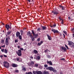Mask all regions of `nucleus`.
<instances>
[{
    "label": "nucleus",
    "mask_w": 74,
    "mask_h": 74,
    "mask_svg": "<svg viewBox=\"0 0 74 74\" xmlns=\"http://www.w3.org/2000/svg\"><path fill=\"white\" fill-rule=\"evenodd\" d=\"M29 58L31 59H33V57L32 56H29Z\"/></svg>",
    "instance_id": "37998d69"
},
{
    "label": "nucleus",
    "mask_w": 74,
    "mask_h": 74,
    "mask_svg": "<svg viewBox=\"0 0 74 74\" xmlns=\"http://www.w3.org/2000/svg\"><path fill=\"white\" fill-rule=\"evenodd\" d=\"M53 27H56V24H54L53 25Z\"/></svg>",
    "instance_id": "603ef678"
},
{
    "label": "nucleus",
    "mask_w": 74,
    "mask_h": 74,
    "mask_svg": "<svg viewBox=\"0 0 74 74\" xmlns=\"http://www.w3.org/2000/svg\"><path fill=\"white\" fill-rule=\"evenodd\" d=\"M43 74H47V71H43Z\"/></svg>",
    "instance_id": "cd10ccee"
},
{
    "label": "nucleus",
    "mask_w": 74,
    "mask_h": 74,
    "mask_svg": "<svg viewBox=\"0 0 74 74\" xmlns=\"http://www.w3.org/2000/svg\"><path fill=\"white\" fill-rule=\"evenodd\" d=\"M61 8H62V10H64L65 9V7L64 6H62L61 5H60L59 6Z\"/></svg>",
    "instance_id": "f3484780"
},
{
    "label": "nucleus",
    "mask_w": 74,
    "mask_h": 74,
    "mask_svg": "<svg viewBox=\"0 0 74 74\" xmlns=\"http://www.w3.org/2000/svg\"><path fill=\"white\" fill-rule=\"evenodd\" d=\"M4 39H3L1 41V43H4Z\"/></svg>",
    "instance_id": "473e14b6"
},
{
    "label": "nucleus",
    "mask_w": 74,
    "mask_h": 74,
    "mask_svg": "<svg viewBox=\"0 0 74 74\" xmlns=\"http://www.w3.org/2000/svg\"><path fill=\"white\" fill-rule=\"evenodd\" d=\"M42 29L43 30H46L47 29V27L45 26H42Z\"/></svg>",
    "instance_id": "4be33fe9"
},
{
    "label": "nucleus",
    "mask_w": 74,
    "mask_h": 74,
    "mask_svg": "<svg viewBox=\"0 0 74 74\" xmlns=\"http://www.w3.org/2000/svg\"><path fill=\"white\" fill-rule=\"evenodd\" d=\"M41 45V44L40 42H39L38 43V46H40V45Z\"/></svg>",
    "instance_id": "4c0bfd02"
},
{
    "label": "nucleus",
    "mask_w": 74,
    "mask_h": 74,
    "mask_svg": "<svg viewBox=\"0 0 74 74\" xmlns=\"http://www.w3.org/2000/svg\"><path fill=\"white\" fill-rule=\"evenodd\" d=\"M34 62L33 61L31 62V63L30 64V65H31V66H32L33 67L34 66Z\"/></svg>",
    "instance_id": "4468645a"
},
{
    "label": "nucleus",
    "mask_w": 74,
    "mask_h": 74,
    "mask_svg": "<svg viewBox=\"0 0 74 74\" xmlns=\"http://www.w3.org/2000/svg\"><path fill=\"white\" fill-rule=\"evenodd\" d=\"M61 23H62V25H63V24L64 23V22H63V20H62V21L61 22Z\"/></svg>",
    "instance_id": "c03bdc74"
},
{
    "label": "nucleus",
    "mask_w": 74,
    "mask_h": 74,
    "mask_svg": "<svg viewBox=\"0 0 74 74\" xmlns=\"http://www.w3.org/2000/svg\"><path fill=\"white\" fill-rule=\"evenodd\" d=\"M22 69H23V68H24V66H22Z\"/></svg>",
    "instance_id": "bf43d9fd"
},
{
    "label": "nucleus",
    "mask_w": 74,
    "mask_h": 74,
    "mask_svg": "<svg viewBox=\"0 0 74 74\" xmlns=\"http://www.w3.org/2000/svg\"><path fill=\"white\" fill-rule=\"evenodd\" d=\"M3 66L4 67H5L6 68H9L10 67V64L7 62V61H4L3 62Z\"/></svg>",
    "instance_id": "7ed1b4c3"
},
{
    "label": "nucleus",
    "mask_w": 74,
    "mask_h": 74,
    "mask_svg": "<svg viewBox=\"0 0 74 74\" xmlns=\"http://www.w3.org/2000/svg\"><path fill=\"white\" fill-rule=\"evenodd\" d=\"M74 28H73L72 29H71V31H73V30H74Z\"/></svg>",
    "instance_id": "3c124183"
},
{
    "label": "nucleus",
    "mask_w": 74,
    "mask_h": 74,
    "mask_svg": "<svg viewBox=\"0 0 74 74\" xmlns=\"http://www.w3.org/2000/svg\"><path fill=\"white\" fill-rule=\"evenodd\" d=\"M52 13L53 14V15H58L59 14V12L58 11H56L55 10L52 11Z\"/></svg>",
    "instance_id": "0eeeda50"
},
{
    "label": "nucleus",
    "mask_w": 74,
    "mask_h": 74,
    "mask_svg": "<svg viewBox=\"0 0 74 74\" xmlns=\"http://www.w3.org/2000/svg\"><path fill=\"white\" fill-rule=\"evenodd\" d=\"M17 48H18V49H19L20 48V46L19 45L18 46Z\"/></svg>",
    "instance_id": "09e8293b"
},
{
    "label": "nucleus",
    "mask_w": 74,
    "mask_h": 74,
    "mask_svg": "<svg viewBox=\"0 0 74 74\" xmlns=\"http://www.w3.org/2000/svg\"><path fill=\"white\" fill-rule=\"evenodd\" d=\"M45 52H47V50H45Z\"/></svg>",
    "instance_id": "774afa93"
},
{
    "label": "nucleus",
    "mask_w": 74,
    "mask_h": 74,
    "mask_svg": "<svg viewBox=\"0 0 74 74\" xmlns=\"http://www.w3.org/2000/svg\"><path fill=\"white\" fill-rule=\"evenodd\" d=\"M37 41H40V38H38V39H37Z\"/></svg>",
    "instance_id": "a18cd8bd"
},
{
    "label": "nucleus",
    "mask_w": 74,
    "mask_h": 74,
    "mask_svg": "<svg viewBox=\"0 0 74 74\" xmlns=\"http://www.w3.org/2000/svg\"><path fill=\"white\" fill-rule=\"evenodd\" d=\"M27 0V1H28V2H29V3L30 2V1H31V0Z\"/></svg>",
    "instance_id": "49530a36"
},
{
    "label": "nucleus",
    "mask_w": 74,
    "mask_h": 74,
    "mask_svg": "<svg viewBox=\"0 0 74 74\" xmlns=\"http://www.w3.org/2000/svg\"><path fill=\"white\" fill-rule=\"evenodd\" d=\"M47 70H50V71H52L53 73H56L57 71L56 69H54L52 67L50 66V67H48L47 68Z\"/></svg>",
    "instance_id": "20e7f679"
},
{
    "label": "nucleus",
    "mask_w": 74,
    "mask_h": 74,
    "mask_svg": "<svg viewBox=\"0 0 74 74\" xmlns=\"http://www.w3.org/2000/svg\"><path fill=\"white\" fill-rule=\"evenodd\" d=\"M68 44L71 48H74V43L71 41H68Z\"/></svg>",
    "instance_id": "39448f33"
},
{
    "label": "nucleus",
    "mask_w": 74,
    "mask_h": 74,
    "mask_svg": "<svg viewBox=\"0 0 74 74\" xmlns=\"http://www.w3.org/2000/svg\"><path fill=\"white\" fill-rule=\"evenodd\" d=\"M5 45H1V47L2 48H5Z\"/></svg>",
    "instance_id": "f704fd0d"
},
{
    "label": "nucleus",
    "mask_w": 74,
    "mask_h": 74,
    "mask_svg": "<svg viewBox=\"0 0 74 74\" xmlns=\"http://www.w3.org/2000/svg\"><path fill=\"white\" fill-rule=\"evenodd\" d=\"M47 38H48V39L49 40H50V41H51V39H52V38L51 37V36H50V35L47 34Z\"/></svg>",
    "instance_id": "ddd939ff"
},
{
    "label": "nucleus",
    "mask_w": 74,
    "mask_h": 74,
    "mask_svg": "<svg viewBox=\"0 0 74 74\" xmlns=\"http://www.w3.org/2000/svg\"><path fill=\"white\" fill-rule=\"evenodd\" d=\"M11 30H10V31H9V32H7V34L8 35H10V34H11Z\"/></svg>",
    "instance_id": "aec40b11"
},
{
    "label": "nucleus",
    "mask_w": 74,
    "mask_h": 74,
    "mask_svg": "<svg viewBox=\"0 0 74 74\" xmlns=\"http://www.w3.org/2000/svg\"><path fill=\"white\" fill-rule=\"evenodd\" d=\"M40 30H41V29L40 28H38L37 29V31H40Z\"/></svg>",
    "instance_id": "ea45409f"
},
{
    "label": "nucleus",
    "mask_w": 74,
    "mask_h": 74,
    "mask_svg": "<svg viewBox=\"0 0 74 74\" xmlns=\"http://www.w3.org/2000/svg\"><path fill=\"white\" fill-rule=\"evenodd\" d=\"M43 42H42V41H41L40 42V44H42V43Z\"/></svg>",
    "instance_id": "6e6d98bb"
},
{
    "label": "nucleus",
    "mask_w": 74,
    "mask_h": 74,
    "mask_svg": "<svg viewBox=\"0 0 74 74\" xmlns=\"http://www.w3.org/2000/svg\"><path fill=\"white\" fill-rule=\"evenodd\" d=\"M18 65H17V64H12V66L13 67H17Z\"/></svg>",
    "instance_id": "2eb2a0df"
},
{
    "label": "nucleus",
    "mask_w": 74,
    "mask_h": 74,
    "mask_svg": "<svg viewBox=\"0 0 74 74\" xmlns=\"http://www.w3.org/2000/svg\"><path fill=\"white\" fill-rule=\"evenodd\" d=\"M22 70L23 71H26V68H23L22 69Z\"/></svg>",
    "instance_id": "2f4dec72"
},
{
    "label": "nucleus",
    "mask_w": 74,
    "mask_h": 74,
    "mask_svg": "<svg viewBox=\"0 0 74 74\" xmlns=\"http://www.w3.org/2000/svg\"><path fill=\"white\" fill-rule=\"evenodd\" d=\"M58 18L59 19H60V18H61L60 17V16L59 17V18Z\"/></svg>",
    "instance_id": "338daca9"
},
{
    "label": "nucleus",
    "mask_w": 74,
    "mask_h": 74,
    "mask_svg": "<svg viewBox=\"0 0 74 74\" xmlns=\"http://www.w3.org/2000/svg\"><path fill=\"white\" fill-rule=\"evenodd\" d=\"M60 60H63V61L65 60V59L64 58H61L60 59Z\"/></svg>",
    "instance_id": "72a5a7b5"
},
{
    "label": "nucleus",
    "mask_w": 74,
    "mask_h": 74,
    "mask_svg": "<svg viewBox=\"0 0 74 74\" xmlns=\"http://www.w3.org/2000/svg\"><path fill=\"white\" fill-rule=\"evenodd\" d=\"M1 51L2 52H4V49H1Z\"/></svg>",
    "instance_id": "c9c22d12"
},
{
    "label": "nucleus",
    "mask_w": 74,
    "mask_h": 74,
    "mask_svg": "<svg viewBox=\"0 0 74 74\" xmlns=\"http://www.w3.org/2000/svg\"><path fill=\"white\" fill-rule=\"evenodd\" d=\"M63 33L65 34H67V32L66 31H63Z\"/></svg>",
    "instance_id": "a19ab883"
},
{
    "label": "nucleus",
    "mask_w": 74,
    "mask_h": 74,
    "mask_svg": "<svg viewBox=\"0 0 74 74\" xmlns=\"http://www.w3.org/2000/svg\"><path fill=\"white\" fill-rule=\"evenodd\" d=\"M47 63H48V64H49L50 65H51V66H52V62L51 61H47Z\"/></svg>",
    "instance_id": "dca6fc26"
},
{
    "label": "nucleus",
    "mask_w": 74,
    "mask_h": 74,
    "mask_svg": "<svg viewBox=\"0 0 74 74\" xmlns=\"http://www.w3.org/2000/svg\"><path fill=\"white\" fill-rule=\"evenodd\" d=\"M60 74H63V73L62 72H60Z\"/></svg>",
    "instance_id": "0e129e2a"
},
{
    "label": "nucleus",
    "mask_w": 74,
    "mask_h": 74,
    "mask_svg": "<svg viewBox=\"0 0 74 74\" xmlns=\"http://www.w3.org/2000/svg\"><path fill=\"white\" fill-rule=\"evenodd\" d=\"M44 66L45 67H47V64H45L44 65Z\"/></svg>",
    "instance_id": "864d4df0"
},
{
    "label": "nucleus",
    "mask_w": 74,
    "mask_h": 74,
    "mask_svg": "<svg viewBox=\"0 0 74 74\" xmlns=\"http://www.w3.org/2000/svg\"><path fill=\"white\" fill-rule=\"evenodd\" d=\"M31 32L33 36L35 38H37V37H38V34H36V31L32 29L31 30Z\"/></svg>",
    "instance_id": "f03ea898"
},
{
    "label": "nucleus",
    "mask_w": 74,
    "mask_h": 74,
    "mask_svg": "<svg viewBox=\"0 0 74 74\" xmlns=\"http://www.w3.org/2000/svg\"><path fill=\"white\" fill-rule=\"evenodd\" d=\"M65 46L66 48L67 49L69 50V47H68V46H67V45L66 44L65 45Z\"/></svg>",
    "instance_id": "c85d7f7f"
},
{
    "label": "nucleus",
    "mask_w": 74,
    "mask_h": 74,
    "mask_svg": "<svg viewBox=\"0 0 74 74\" xmlns=\"http://www.w3.org/2000/svg\"><path fill=\"white\" fill-rule=\"evenodd\" d=\"M4 52L5 53H7L8 51H7V50L6 49H4Z\"/></svg>",
    "instance_id": "412c9836"
},
{
    "label": "nucleus",
    "mask_w": 74,
    "mask_h": 74,
    "mask_svg": "<svg viewBox=\"0 0 74 74\" xmlns=\"http://www.w3.org/2000/svg\"><path fill=\"white\" fill-rule=\"evenodd\" d=\"M10 26L9 25H5V27L7 29V30H9V29H10Z\"/></svg>",
    "instance_id": "f8f14e48"
},
{
    "label": "nucleus",
    "mask_w": 74,
    "mask_h": 74,
    "mask_svg": "<svg viewBox=\"0 0 74 74\" xmlns=\"http://www.w3.org/2000/svg\"><path fill=\"white\" fill-rule=\"evenodd\" d=\"M47 74H49V72L48 71H47Z\"/></svg>",
    "instance_id": "680f3d73"
},
{
    "label": "nucleus",
    "mask_w": 74,
    "mask_h": 74,
    "mask_svg": "<svg viewBox=\"0 0 74 74\" xmlns=\"http://www.w3.org/2000/svg\"><path fill=\"white\" fill-rule=\"evenodd\" d=\"M18 37L19 39V40H22V37L21 35H19V36H18Z\"/></svg>",
    "instance_id": "393cba45"
},
{
    "label": "nucleus",
    "mask_w": 74,
    "mask_h": 74,
    "mask_svg": "<svg viewBox=\"0 0 74 74\" xmlns=\"http://www.w3.org/2000/svg\"><path fill=\"white\" fill-rule=\"evenodd\" d=\"M10 37L8 36V38H6L5 40V44L6 45H8L9 44V43H8V40L10 39Z\"/></svg>",
    "instance_id": "423d86ee"
},
{
    "label": "nucleus",
    "mask_w": 74,
    "mask_h": 74,
    "mask_svg": "<svg viewBox=\"0 0 74 74\" xmlns=\"http://www.w3.org/2000/svg\"><path fill=\"white\" fill-rule=\"evenodd\" d=\"M40 57L39 56H38L36 57V59H38V60H40Z\"/></svg>",
    "instance_id": "a878e982"
},
{
    "label": "nucleus",
    "mask_w": 74,
    "mask_h": 74,
    "mask_svg": "<svg viewBox=\"0 0 74 74\" xmlns=\"http://www.w3.org/2000/svg\"><path fill=\"white\" fill-rule=\"evenodd\" d=\"M68 19L69 20L70 19V16L68 17Z\"/></svg>",
    "instance_id": "4d7b16f0"
},
{
    "label": "nucleus",
    "mask_w": 74,
    "mask_h": 74,
    "mask_svg": "<svg viewBox=\"0 0 74 74\" xmlns=\"http://www.w3.org/2000/svg\"><path fill=\"white\" fill-rule=\"evenodd\" d=\"M32 41H34L35 40V38L33 37V36L30 37Z\"/></svg>",
    "instance_id": "a211bd4d"
},
{
    "label": "nucleus",
    "mask_w": 74,
    "mask_h": 74,
    "mask_svg": "<svg viewBox=\"0 0 74 74\" xmlns=\"http://www.w3.org/2000/svg\"><path fill=\"white\" fill-rule=\"evenodd\" d=\"M20 49L18 50V51H16V53L17 54V55L18 56H22V51H23L24 49H23V48H20Z\"/></svg>",
    "instance_id": "f257e3e1"
},
{
    "label": "nucleus",
    "mask_w": 74,
    "mask_h": 74,
    "mask_svg": "<svg viewBox=\"0 0 74 74\" xmlns=\"http://www.w3.org/2000/svg\"><path fill=\"white\" fill-rule=\"evenodd\" d=\"M20 32L21 33V36H22V35H23V30H20Z\"/></svg>",
    "instance_id": "b1692460"
},
{
    "label": "nucleus",
    "mask_w": 74,
    "mask_h": 74,
    "mask_svg": "<svg viewBox=\"0 0 74 74\" xmlns=\"http://www.w3.org/2000/svg\"><path fill=\"white\" fill-rule=\"evenodd\" d=\"M37 71H33V73L34 74H36V73H37Z\"/></svg>",
    "instance_id": "bb28decb"
},
{
    "label": "nucleus",
    "mask_w": 74,
    "mask_h": 74,
    "mask_svg": "<svg viewBox=\"0 0 74 74\" xmlns=\"http://www.w3.org/2000/svg\"><path fill=\"white\" fill-rule=\"evenodd\" d=\"M21 34V33H20V32H17L16 33V37H18V36H20Z\"/></svg>",
    "instance_id": "9b49d317"
},
{
    "label": "nucleus",
    "mask_w": 74,
    "mask_h": 74,
    "mask_svg": "<svg viewBox=\"0 0 74 74\" xmlns=\"http://www.w3.org/2000/svg\"><path fill=\"white\" fill-rule=\"evenodd\" d=\"M26 45V43H24V44H23V45Z\"/></svg>",
    "instance_id": "5fc2aeb1"
},
{
    "label": "nucleus",
    "mask_w": 74,
    "mask_h": 74,
    "mask_svg": "<svg viewBox=\"0 0 74 74\" xmlns=\"http://www.w3.org/2000/svg\"><path fill=\"white\" fill-rule=\"evenodd\" d=\"M15 73H19V70H16L15 71Z\"/></svg>",
    "instance_id": "c756f323"
},
{
    "label": "nucleus",
    "mask_w": 74,
    "mask_h": 74,
    "mask_svg": "<svg viewBox=\"0 0 74 74\" xmlns=\"http://www.w3.org/2000/svg\"><path fill=\"white\" fill-rule=\"evenodd\" d=\"M32 33L30 32V31H29L28 32H27V35L29 37H31L33 36L32 35Z\"/></svg>",
    "instance_id": "6e6552de"
},
{
    "label": "nucleus",
    "mask_w": 74,
    "mask_h": 74,
    "mask_svg": "<svg viewBox=\"0 0 74 74\" xmlns=\"http://www.w3.org/2000/svg\"><path fill=\"white\" fill-rule=\"evenodd\" d=\"M51 31L54 33H58L59 32L58 30H56L55 29H51Z\"/></svg>",
    "instance_id": "1a4fd4ad"
},
{
    "label": "nucleus",
    "mask_w": 74,
    "mask_h": 74,
    "mask_svg": "<svg viewBox=\"0 0 74 74\" xmlns=\"http://www.w3.org/2000/svg\"><path fill=\"white\" fill-rule=\"evenodd\" d=\"M38 66V64L36 63V64L34 65V67H37Z\"/></svg>",
    "instance_id": "5701e85b"
},
{
    "label": "nucleus",
    "mask_w": 74,
    "mask_h": 74,
    "mask_svg": "<svg viewBox=\"0 0 74 74\" xmlns=\"http://www.w3.org/2000/svg\"><path fill=\"white\" fill-rule=\"evenodd\" d=\"M34 53L35 54H37L38 53V51L36 49H34L33 51Z\"/></svg>",
    "instance_id": "6ab92c4d"
},
{
    "label": "nucleus",
    "mask_w": 74,
    "mask_h": 74,
    "mask_svg": "<svg viewBox=\"0 0 74 74\" xmlns=\"http://www.w3.org/2000/svg\"><path fill=\"white\" fill-rule=\"evenodd\" d=\"M10 11V9H9L8 10H7V11L8 12Z\"/></svg>",
    "instance_id": "13d9d810"
},
{
    "label": "nucleus",
    "mask_w": 74,
    "mask_h": 74,
    "mask_svg": "<svg viewBox=\"0 0 74 74\" xmlns=\"http://www.w3.org/2000/svg\"><path fill=\"white\" fill-rule=\"evenodd\" d=\"M27 74H33V73H32V72H30L27 73Z\"/></svg>",
    "instance_id": "58836bf2"
},
{
    "label": "nucleus",
    "mask_w": 74,
    "mask_h": 74,
    "mask_svg": "<svg viewBox=\"0 0 74 74\" xmlns=\"http://www.w3.org/2000/svg\"><path fill=\"white\" fill-rule=\"evenodd\" d=\"M0 58H3V56L2 55H1L0 56Z\"/></svg>",
    "instance_id": "de8ad7c7"
},
{
    "label": "nucleus",
    "mask_w": 74,
    "mask_h": 74,
    "mask_svg": "<svg viewBox=\"0 0 74 74\" xmlns=\"http://www.w3.org/2000/svg\"><path fill=\"white\" fill-rule=\"evenodd\" d=\"M48 57L49 58H50V56H48Z\"/></svg>",
    "instance_id": "69168bd1"
},
{
    "label": "nucleus",
    "mask_w": 74,
    "mask_h": 74,
    "mask_svg": "<svg viewBox=\"0 0 74 74\" xmlns=\"http://www.w3.org/2000/svg\"><path fill=\"white\" fill-rule=\"evenodd\" d=\"M18 42V40L16 39V40H15L14 42L15 43H16V42Z\"/></svg>",
    "instance_id": "7c9ffc66"
},
{
    "label": "nucleus",
    "mask_w": 74,
    "mask_h": 74,
    "mask_svg": "<svg viewBox=\"0 0 74 74\" xmlns=\"http://www.w3.org/2000/svg\"><path fill=\"white\" fill-rule=\"evenodd\" d=\"M63 34L64 36V38H65V35H64V34Z\"/></svg>",
    "instance_id": "8fccbe9b"
},
{
    "label": "nucleus",
    "mask_w": 74,
    "mask_h": 74,
    "mask_svg": "<svg viewBox=\"0 0 74 74\" xmlns=\"http://www.w3.org/2000/svg\"><path fill=\"white\" fill-rule=\"evenodd\" d=\"M9 28L10 29H11V27L10 26V27H9Z\"/></svg>",
    "instance_id": "e2e57ef3"
},
{
    "label": "nucleus",
    "mask_w": 74,
    "mask_h": 74,
    "mask_svg": "<svg viewBox=\"0 0 74 74\" xmlns=\"http://www.w3.org/2000/svg\"><path fill=\"white\" fill-rule=\"evenodd\" d=\"M61 48L62 50H63L64 52H66L67 50L66 48L63 46L61 47Z\"/></svg>",
    "instance_id": "9d476101"
},
{
    "label": "nucleus",
    "mask_w": 74,
    "mask_h": 74,
    "mask_svg": "<svg viewBox=\"0 0 74 74\" xmlns=\"http://www.w3.org/2000/svg\"><path fill=\"white\" fill-rule=\"evenodd\" d=\"M16 60L18 62H19V58H16Z\"/></svg>",
    "instance_id": "e433bc0d"
},
{
    "label": "nucleus",
    "mask_w": 74,
    "mask_h": 74,
    "mask_svg": "<svg viewBox=\"0 0 74 74\" xmlns=\"http://www.w3.org/2000/svg\"><path fill=\"white\" fill-rule=\"evenodd\" d=\"M3 56L4 57H5V58H7V56H6V55L4 54L3 55Z\"/></svg>",
    "instance_id": "79ce46f5"
},
{
    "label": "nucleus",
    "mask_w": 74,
    "mask_h": 74,
    "mask_svg": "<svg viewBox=\"0 0 74 74\" xmlns=\"http://www.w3.org/2000/svg\"><path fill=\"white\" fill-rule=\"evenodd\" d=\"M11 25H12V24L11 23H10V26H11Z\"/></svg>",
    "instance_id": "052dcab7"
}]
</instances>
